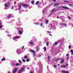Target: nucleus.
Segmentation results:
<instances>
[{"instance_id": "obj_1", "label": "nucleus", "mask_w": 73, "mask_h": 73, "mask_svg": "<svg viewBox=\"0 0 73 73\" xmlns=\"http://www.w3.org/2000/svg\"><path fill=\"white\" fill-rule=\"evenodd\" d=\"M21 6H22L23 7H26L27 6V5H25L23 3L20 4L19 5V10H20V8H21Z\"/></svg>"}, {"instance_id": "obj_2", "label": "nucleus", "mask_w": 73, "mask_h": 73, "mask_svg": "<svg viewBox=\"0 0 73 73\" xmlns=\"http://www.w3.org/2000/svg\"><path fill=\"white\" fill-rule=\"evenodd\" d=\"M10 5V4H9V3L8 2L7 3H6L5 4V9H7V8H8V7H9V5Z\"/></svg>"}, {"instance_id": "obj_3", "label": "nucleus", "mask_w": 73, "mask_h": 73, "mask_svg": "<svg viewBox=\"0 0 73 73\" xmlns=\"http://www.w3.org/2000/svg\"><path fill=\"white\" fill-rule=\"evenodd\" d=\"M24 70V68H22L18 72V73H21V72H23V71Z\"/></svg>"}, {"instance_id": "obj_4", "label": "nucleus", "mask_w": 73, "mask_h": 73, "mask_svg": "<svg viewBox=\"0 0 73 73\" xmlns=\"http://www.w3.org/2000/svg\"><path fill=\"white\" fill-rule=\"evenodd\" d=\"M20 36H15L14 37H13V40H17V39L20 38Z\"/></svg>"}, {"instance_id": "obj_5", "label": "nucleus", "mask_w": 73, "mask_h": 73, "mask_svg": "<svg viewBox=\"0 0 73 73\" xmlns=\"http://www.w3.org/2000/svg\"><path fill=\"white\" fill-rule=\"evenodd\" d=\"M16 71H17V69L16 68H15L13 70L12 73H15L16 72Z\"/></svg>"}, {"instance_id": "obj_6", "label": "nucleus", "mask_w": 73, "mask_h": 73, "mask_svg": "<svg viewBox=\"0 0 73 73\" xmlns=\"http://www.w3.org/2000/svg\"><path fill=\"white\" fill-rule=\"evenodd\" d=\"M62 73H69L68 71H62Z\"/></svg>"}, {"instance_id": "obj_7", "label": "nucleus", "mask_w": 73, "mask_h": 73, "mask_svg": "<svg viewBox=\"0 0 73 73\" xmlns=\"http://www.w3.org/2000/svg\"><path fill=\"white\" fill-rule=\"evenodd\" d=\"M60 7H62V8H64V9H69V8H68L67 7H64V6H61Z\"/></svg>"}, {"instance_id": "obj_8", "label": "nucleus", "mask_w": 73, "mask_h": 73, "mask_svg": "<svg viewBox=\"0 0 73 73\" xmlns=\"http://www.w3.org/2000/svg\"><path fill=\"white\" fill-rule=\"evenodd\" d=\"M11 17H12V15L11 14H9L7 17L8 19H9Z\"/></svg>"}, {"instance_id": "obj_9", "label": "nucleus", "mask_w": 73, "mask_h": 73, "mask_svg": "<svg viewBox=\"0 0 73 73\" xmlns=\"http://www.w3.org/2000/svg\"><path fill=\"white\" fill-rule=\"evenodd\" d=\"M31 52L33 53V55H35V51H33V50H30Z\"/></svg>"}, {"instance_id": "obj_10", "label": "nucleus", "mask_w": 73, "mask_h": 73, "mask_svg": "<svg viewBox=\"0 0 73 73\" xmlns=\"http://www.w3.org/2000/svg\"><path fill=\"white\" fill-rule=\"evenodd\" d=\"M45 20H46V24H48L49 22V21H48V20H47V19H46Z\"/></svg>"}, {"instance_id": "obj_11", "label": "nucleus", "mask_w": 73, "mask_h": 73, "mask_svg": "<svg viewBox=\"0 0 73 73\" xmlns=\"http://www.w3.org/2000/svg\"><path fill=\"white\" fill-rule=\"evenodd\" d=\"M58 3L54 4V7L55 6H56V5H58Z\"/></svg>"}, {"instance_id": "obj_12", "label": "nucleus", "mask_w": 73, "mask_h": 73, "mask_svg": "<svg viewBox=\"0 0 73 73\" xmlns=\"http://www.w3.org/2000/svg\"><path fill=\"white\" fill-rule=\"evenodd\" d=\"M19 34L20 35H21L22 34V32L21 31H19Z\"/></svg>"}, {"instance_id": "obj_13", "label": "nucleus", "mask_w": 73, "mask_h": 73, "mask_svg": "<svg viewBox=\"0 0 73 73\" xmlns=\"http://www.w3.org/2000/svg\"><path fill=\"white\" fill-rule=\"evenodd\" d=\"M61 60V58H59L58 59H56V60H55V61H58V60Z\"/></svg>"}, {"instance_id": "obj_14", "label": "nucleus", "mask_w": 73, "mask_h": 73, "mask_svg": "<svg viewBox=\"0 0 73 73\" xmlns=\"http://www.w3.org/2000/svg\"><path fill=\"white\" fill-rule=\"evenodd\" d=\"M2 25H1V23H0V28H2Z\"/></svg>"}, {"instance_id": "obj_15", "label": "nucleus", "mask_w": 73, "mask_h": 73, "mask_svg": "<svg viewBox=\"0 0 73 73\" xmlns=\"http://www.w3.org/2000/svg\"><path fill=\"white\" fill-rule=\"evenodd\" d=\"M5 58H3L1 59V61H5Z\"/></svg>"}, {"instance_id": "obj_16", "label": "nucleus", "mask_w": 73, "mask_h": 73, "mask_svg": "<svg viewBox=\"0 0 73 73\" xmlns=\"http://www.w3.org/2000/svg\"><path fill=\"white\" fill-rule=\"evenodd\" d=\"M68 5H69L70 6H71V7H73V5L72 4H68Z\"/></svg>"}, {"instance_id": "obj_17", "label": "nucleus", "mask_w": 73, "mask_h": 73, "mask_svg": "<svg viewBox=\"0 0 73 73\" xmlns=\"http://www.w3.org/2000/svg\"><path fill=\"white\" fill-rule=\"evenodd\" d=\"M64 59H62V60L61 64H62L63 62H64Z\"/></svg>"}, {"instance_id": "obj_18", "label": "nucleus", "mask_w": 73, "mask_h": 73, "mask_svg": "<svg viewBox=\"0 0 73 73\" xmlns=\"http://www.w3.org/2000/svg\"><path fill=\"white\" fill-rule=\"evenodd\" d=\"M54 10H55V9H52L51 11V12H54Z\"/></svg>"}, {"instance_id": "obj_19", "label": "nucleus", "mask_w": 73, "mask_h": 73, "mask_svg": "<svg viewBox=\"0 0 73 73\" xmlns=\"http://www.w3.org/2000/svg\"><path fill=\"white\" fill-rule=\"evenodd\" d=\"M57 42H56L54 44V46L56 45H57Z\"/></svg>"}, {"instance_id": "obj_20", "label": "nucleus", "mask_w": 73, "mask_h": 73, "mask_svg": "<svg viewBox=\"0 0 73 73\" xmlns=\"http://www.w3.org/2000/svg\"><path fill=\"white\" fill-rule=\"evenodd\" d=\"M29 43L30 44H33V42H30Z\"/></svg>"}, {"instance_id": "obj_21", "label": "nucleus", "mask_w": 73, "mask_h": 73, "mask_svg": "<svg viewBox=\"0 0 73 73\" xmlns=\"http://www.w3.org/2000/svg\"><path fill=\"white\" fill-rule=\"evenodd\" d=\"M44 51H46V48L44 47Z\"/></svg>"}, {"instance_id": "obj_22", "label": "nucleus", "mask_w": 73, "mask_h": 73, "mask_svg": "<svg viewBox=\"0 0 73 73\" xmlns=\"http://www.w3.org/2000/svg\"><path fill=\"white\" fill-rule=\"evenodd\" d=\"M39 3V1H38V2H36L35 4L36 5H37L38 3Z\"/></svg>"}, {"instance_id": "obj_23", "label": "nucleus", "mask_w": 73, "mask_h": 73, "mask_svg": "<svg viewBox=\"0 0 73 73\" xmlns=\"http://www.w3.org/2000/svg\"><path fill=\"white\" fill-rule=\"evenodd\" d=\"M31 3L32 4H34V1H32V2H31Z\"/></svg>"}, {"instance_id": "obj_24", "label": "nucleus", "mask_w": 73, "mask_h": 73, "mask_svg": "<svg viewBox=\"0 0 73 73\" xmlns=\"http://www.w3.org/2000/svg\"><path fill=\"white\" fill-rule=\"evenodd\" d=\"M69 56V54H67L66 55L67 57H68Z\"/></svg>"}, {"instance_id": "obj_25", "label": "nucleus", "mask_w": 73, "mask_h": 73, "mask_svg": "<svg viewBox=\"0 0 73 73\" xmlns=\"http://www.w3.org/2000/svg\"><path fill=\"white\" fill-rule=\"evenodd\" d=\"M38 50H39V48H37L36 49V51H37Z\"/></svg>"}, {"instance_id": "obj_26", "label": "nucleus", "mask_w": 73, "mask_h": 73, "mask_svg": "<svg viewBox=\"0 0 73 73\" xmlns=\"http://www.w3.org/2000/svg\"><path fill=\"white\" fill-rule=\"evenodd\" d=\"M15 65H16V66H18V65H19V64L17 63V64H16Z\"/></svg>"}, {"instance_id": "obj_27", "label": "nucleus", "mask_w": 73, "mask_h": 73, "mask_svg": "<svg viewBox=\"0 0 73 73\" xmlns=\"http://www.w3.org/2000/svg\"><path fill=\"white\" fill-rule=\"evenodd\" d=\"M63 66V68H65V67H66V66L64 65Z\"/></svg>"}, {"instance_id": "obj_28", "label": "nucleus", "mask_w": 73, "mask_h": 73, "mask_svg": "<svg viewBox=\"0 0 73 73\" xmlns=\"http://www.w3.org/2000/svg\"><path fill=\"white\" fill-rule=\"evenodd\" d=\"M35 24L36 25H38V23H35Z\"/></svg>"}, {"instance_id": "obj_29", "label": "nucleus", "mask_w": 73, "mask_h": 73, "mask_svg": "<svg viewBox=\"0 0 73 73\" xmlns=\"http://www.w3.org/2000/svg\"><path fill=\"white\" fill-rule=\"evenodd\" d=\"M29 61V60L28 59H27L26 60V61H27V62H28Z\"/></svg>"}, {"instance_id": "obj_30", "label": "nucleus", "mask_w": 73, "mask_h": 73, "mask_svg": "<svg viewBox=\"0 0 73 73\" xmlns=\"http://www.w3.org/2000/svg\"><path fill=\"white\" fill-rule=\"evenodd\" d=\"M42 25H43V24L42 23H41L40 24V26H42Z\"/></svg>"}, {"instance_id": "obj_31", "label": "nucleus", "mask_w": 73, "mask_h": 73, "mask_svg": "<svg viewBox=\"0 0 73 73\" xmlns=\"http://www.w3.org/2000/svg\"><path fill=\"white\" fill-rule=\"evenodd\" d=\"M54 68H57V66H56V65H55V66H54Z\"/></svg>"}, {"instance_id": "obj_32", "label": "nucleus", "mask_w": 73, "mask_h": 73, "mask_svg": "<svg viewBox=\"0 0 73 73\" xmlns=\"http://www.w3.org/2000/svg\"><path fill=\"white\" fill-rule=\"evenodd\" d=\"M69 48L70 49V48H71V46H69Z\"/></svg>"}, {"instance_id": "obj_33", "label": "nucleus", "mask_w": 73, "mask_h": 73, "mask_svg": "<svg viewBox=\"0 0 73 73\" xmlns=\"http://www.w3.org/2000/svg\"><path fill=\"white\" fill-rule=\"evenodd\" d=\"M27 58V56H25L24 57V58Z\"/></svg>"}, {"instance_id": "obj_34", "label": "nucleus", "mask_w": 73, "mask_h": 73, "mask_svg": "<svg viewBox=\"0 0 73 73\" xmlns=\"http://www.w3.org/2000/svg\"><path fill=\"white\" fill-rule=\"evenodd\" d=\"M50 58V57L48 56V60H50V59H49Z\"/></svg>"}, {"instance_id": "obj_35", "label": "nucleus", "mask_w": 73, "mask_h": 73, "mask_svg": "<svg viewBox=\"0 0 73 73\" xmlns=\"http://www.w3.org/2000/svg\"><path fill=\"white\" fill-rule=\"evenodd\" d=\"M22 61H23V62H25V60L24 59H23Z\"/></svg>"}, {"instance_id": "obj_36", "label": "nucleus", "mask_w": 73, "mask_h": 73, "mask_svg": "<svg viewBox=\"0 0 73 73\" xmlns=\"http://www.w3.org/2000/svg\"><path fill=\"white\" fill-rule=\"evenodd\" d=\"M48 42H47L46 43V45H48Z\"/></svg>"}, {"instance_id": "obj_37", "label": "nucleus", "mask_w": 73, "mask_h": 73, "mask_svg": "<svg viewBox=\"0 0 73 73\" xmlns=\"http://www.w3.org/2000/svg\"><path fill=\"white\" fill-rule=\"evenodd\" d=\"M19 63H21V61H20V60H19Z\"/></svg>"}, {"instance_id": "obj_38", "label": "nucleus", "mask_w": 73, "mask_h": 73, "mask_svg": "<svg viewBox=\"0 0 73 73\" xmlns=\"http://www.w3.org/2000/svg\"><path fill=\"white\" fill-rule=\"evenodd\" d=\"M16 4V2H14V4Z\"/></svg>"}, {"instance_id": "obj_39", "label": "nucleus", "mask_w": 73, "mask_h": 73, "mask_svg": "<svg viewBox=\"0 0 73 73\" xmlns=\"http://www.w3.org/2000/svg\"><path fill=\"white\" fill-rule=\"evenodd\" d=\"M71 52H73V50H71Z\"/></svg>"}, {"instance_id": "obj_40", "label": "nucleus", "mask_w": 73, "mask_h": 73, "mask_svg": "<svg viewBox=\"0 0 73 73\" xmlns=\"http://www.w3.org/2000/svg\"><path fill=\"white\" fill-rule=\"evenodd\" d=\"M30 73H33V72L31 71L30 72Z\"/></svg>"}, {"instance_id": "obj_41", "label": "nucleus", "mask_w": 73, "mask_h": 73, "mask_svg": "<svg viewBox=\"0 0 73 73\" xmlns=\"http://www.w3.org/2000/svg\"><path fill=\"white\" fill-rule=\"evenodd\" d=\"M69 58L68 57L66 59V60H69Z\"/></svg>"}, {"instance_id": "obj_42", "label": "nucleus", "mask_w": 73, "mask_h": 73, "mask_svg": "<svg viewBox=\"0 0 73 73\" xmlns=\"http://www.w3.org/2000/svg\"><path fill=\"white\" fill-rule=\"evenodd\" d=\"M68 19H70V17H68Z\"/></svg>"}, {"instance_id": "obj_43", "label": "nucleus", "mask_w": 73, "mask_h": 73, "mask_svg": "<svg viewBox=\"0 0 73 73\" xmlns=\"http://www.w3.org/2000/svg\"><path fill=\"white\" fill-rule=\"evenodd\" d=\"M24 46H23L22 47V49H23V48H24Z\"/></svg>"}, {"instance_id": "obj_44", "label": "nucleus", "mask_w": 73, "mask_h": 73, "mask_svg": "<svg viewBox=\"0 0 73 73\" xmlns=\"http://www.w3.org/2000/svg\"><path fill=\"white\" fill-rule=\"evenodd\" d=\"M13 6H12V8H11V9H13Z\"/></svg>"}, {"instance_id": "obj_45", "label": "nucleus", "mask_w": 73, "mask_h": 73, "mask_svg": "<svg viewBox=\"0 0 73 73\" xmlns=\"http://www.w3.org/2000/svg\"><path fill=\"white\" fill-rule=\"evenodd\" d=\"M64 2H69L68 1H64Z\"/></svg>"}, {"instance_id": "obj_46", "label": "nucleus", "mask_w": 73, "mask_h": 73, "mask_svg": "<svg viewBox=\"0 0 73 73\" xmlns=\"http://www.w3.org/2000/svg\"><path fill=\"white\" fill-rule=\"evenodd\" d=\"M53 1H56V0H53Z\"/></svg>"}, {"instance_id": "obj_47", "label": "nucleus", "mask_w": 73, "mask_h": 73, "mask_svg": "<svg viewBox=\"0 0 73 73\" xmlns=\"http://www.w3.org/2000/svg\"><path fill=\"white\" fill-rule=\"evenodd\" d=\"M48 33H50V31H48Z\"/></svg>"}, {"instance_id": "obj_48", "label": "nucleus", "mask_w": 73, "mask_h": 73, "mask_svg": "<svg viewBox=\"0 0 73 73\" xmlns=\"http://www.w3.org/2000/svg\"><path fill=\"white\" fill-rule=\"evenodd\" d=\"M64 25H66V24H64Z\"/></svg>"}, {"instance_id": "obj_49", "label": "nucleus", "mask_w": 73, "mask_h": 73, "mask_svg": "<svg viewBox=\"0 0 73 73\" xmlns=\"http://www.w3.org/2000/svg\"><path fill=\"white\" fill-rule=\"evenodd\" d=\"M38 56H39V57H41V55H39Z\"/></svg>"}, {"instance_id": "obj_50", "label": "nucleus", "mask_w": 73, "mask_h": 73, "mask_svg": "<svg viewBox=\"0 0 73 73\" xmlns=\"http://www.w3.org/2000/svg\"><path fill=\"white\" fill-rule=\"evenodd\" d=\"M66 65H67V66H68V64H66Z\"/></svg>"}, {"instance_id": "obj_51", "label": "nucleus", "mask_w": 73, "mask_h": 73, "mask_svg": "<svg viewBox=\"0 0 73 73\" xmlns=\"http://www.w3.org/2000/svg\"><path fill=\"white\" fill-rule=\"evenodd\" d=\"M49 35H50V36H52V35L51 34H50Z\"/></svg>"}, {"instance_id": "obj_52", "label": "nucleus", "mask_w": 73, "mask_h": 73, "mask_svg": "<svg viewBox=\"0 0 73 73\" xmlns=\"http://www.w3.org/2000/svg\"><path fill=\"white\" fill-rule=\"evenodd\" d=\"M71 54H73V52Z\"/></svg>"}, {"instance_id": "obj_53", "label": "nucleus", "mask_w": 73, "mask_h": 73, "mask_svg": "<svg viewBox=\"0 0 73 73\" xmlns=\"http://www.w3.org/2000/svg\"><path fill=\"white\" fill-rule=\"evenodd\" d=\"M10 73V72H9V71L8 72V73Z\"/></svg>"}, {"instance_id": "obj_54", "label": "nucleus", "mask_w": 73, "mask_h": 73, "mask_svg": "<svg viewBox=\"0 0 73 73\" xmlns=\"http://www.w3.org/2000/svg\"><path fill=\"white\" fill-rule=\"evenodd\" d=\"M27 69H29V68H27Z\"/></svg>"}, {"instance_id": "obj_55", "label": "nucleus", "mask_w": 73, "mask_h": 73, "mask_svg": "<svg viewBox=\"0 0 73 73\" xmlns=\"http://www.w3.org/2000/svg\"><path fill=\"white\" fill-rule=\"evenodd\" d=\"M51 26H52V24H51Z\"/></svg>"}, {"instance_id": "obj_56", "label": "nucleus", "mask_w": 73, "mask_h": 73, "mask_svg": "<svg viewBox=\"0 0 73 73\" xmlns=\"http://www.w3.org/2000/svg\"><path fill=\"white\" fill-rule=\"evenodd\" d=\"M63 67V66H61V67Z\"/></svg>"}, {"instance_id": "obj_57", "label": "nucleus", "mask_w": 73, "mask_h": 73, "mask_svg": "<svg viewBox=\"0 0 73 73\" xmlns=\"http://www.w3.org/2000/svg\"><path fill=\"white\" fill-rule=\"evenodd\" d=\"M9 1H11V0H9Z\"/></svg>"}, {"instance_id": "obj_58", "label": "nucleus", "mask_w": 73, "mask_h": 73, "mask_svg": "<svg viewBox=\"0 0 73 73\" xmlns=\"http://www.w3.org/2000/svg\"><path fill=\"white\" fill-rule=\"evenodd\" d=\"M58 65V66H59L60 65V64H59Z\"/></svg>"}, {"instance_id": "obj_59", "label": "nucleus", "mask_w": 73, "mask_h": 73, "mask_svg": "<svg viewBox=\"0 0 73 73\" xmlns=\"http://www.w3.org/2000/svg\"><path fill=\"white\" fill-rule=\"evenodd\" d=\"M24 67L25 68V66H24Z\"/></svg>"}, {"instance_id": "obj_60", "label": "nucleus", "mask_w": 73, "mask_h": 73, "mask_svg": "<svg viewBox=\"0 0 73 73\" xmlns=\"http://www.w3.org/2000/svg\"><path fill=\"white\" fill-rule=\"evenodd\" d=\"M72 27H73V25H72Z\"/></svg>"}]
</instances>
